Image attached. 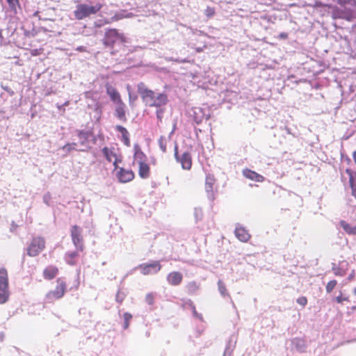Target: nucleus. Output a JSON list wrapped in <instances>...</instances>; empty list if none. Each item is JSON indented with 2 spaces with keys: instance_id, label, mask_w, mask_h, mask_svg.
I'll list each match as a JSON object with an SVG mask.
<instances>
[{
  "instance_id": "nucleus-1",
  "label": "nucleus",
  "mask_w": 356,
  "mask_h": 356,
  "mask_svg": "<svg viewBox=\"0 0 356 356\" xmlns=\"http://www.w3.org/2000/svg\"><path fill=\"white\" fill-rule=\"evenodd\" d=\"M137 90L143 101L149 106L161 107L165 106L168 102L166 94H156L154 91L149 89L143 82L138 83Z\"/></svg>"
},
{
  "instance_id": "nucleus-2",
  "label": "nucleus",
  "mask_w": 356,
  "mask_h": 356,
  "mask_svg": "<svg viewBox=\"0 0 356 356\" xmlns=\"http://www.w3.org/2000/svg\"><path fill=\"white\" fill-rule=\"evenodd\" d=\"M102 8V5L99 3L94 6H90L86 3H81L76 6V10L74 11V15L78 20H81L90 17L91 15H95Z\"/></svg>"
},
{
  "instance_id": "nucleus-3",
  "label": "nucleus",
  "mask_w": 356,
  "mask_h": 356,
  "mask_svg": "<svg viewBox=\"0 0 356 356\" xmlns=\"http://www.w3.org/2000/svg\"><path fill=\"white\" fill-rule=\"evenodd\" d=\"M56 285L54 289L49 291L45 296L48 302H53L62 298L67 291V283L63 277H59L56 281Z\"/></svg>"
},
{
  "instance_id": "nucleus-4",
  "label": "nucleus",
  "mask_w": 356,
  "mask_h": 356,
  "mask_svg": "<svg viewBox=\"0 0 356 356\" xmlns=\"http://www.w3.org/2000/svg\"><path fill=\"white\" fill-rule=\"evenodd\" d=\"M45 239L42 236H35L32 238L28 245L26 252L29 257H36L45 248Z\"/></svg>"
},
{
  "instance_id": "nucleus-5",
  "label": "nucleus",
  "mask_w": 356,
  "mask_h": 356,
  "mask_svg": "<svg viewBox=\"0 0 356 356\" xmlns=\"http://www.w3.org/2000/svg\"><path fill=\"white\" fill-rule=\"evenodd\" d=\"M72 241L77 250L83 252L84 250L83 238L81 234V229L78 225H73L71 228Z\"/></svg>"
},
{
  "instance_id": "nucleus-6",
  "label": "nucleus",
  "mask_w": 356,
  "mask_h": 356,
  "mask_svg": "<svg viewBox=\"0 0 356 356\" xmlns=\"http://www.w3.org/2000/svg\"><path fill=\"white\" fill-rule=\"evenodd\" d=\"M138 268L143 275H147L157 273L161 270L162 266L159 261H154L152 263L141 264Z\"/></svg>"
},
{
  "instance_id": "nucleus-7",
  "label": "nucleus",
  "mask_w": 356,
  "mask_h": 356,
  "mask_svg": "<svg viewBox=\"0 0 356 356\" xmlns=\"http://www.w3.org/2000/svg\"><path fill=\"white\" fill-rule=\"evenodd\" d=\"M175 156L179 163H181V168L184 170H189L192 167V156L191 154L188 152H184L181 155L178 154V148L177 146H175Z\"/></svg>"
},
{
  "instance_id": "nucleus-8",
  "label": "nucleus",
  "mask_w": 356,
  "mask_h": 356,
  "mask_svg": "<svg viewBox=\"0 0 356 356\" xmlns=\"http://www.w3.org/2000/svg\"><path fill=\"white\" fill-rule=\"evenodd\" d=\"M102 151L106 159L108 162H112L115 169L118 168V163H120L122 160L115 152V149L104 147Z\"/></svg>"
},
{
  "instance_id": "nucleus-9",
  "label": "nucleus",
  "mask_w": 356,
  "mask_h": 356,
  "mask_svg": "<svg viewBox=\"0 0 356 356\" xmlns=\"http://www.w3.org/2000/svg\"><path fill=\"white\" fill-rule=\"evenodd\" d=\"M332 16L334 19H343L347 21H351L354 17L353 13L350 10H341L337 7L334 8Z\"/></svg>"
},
{
  "instance_id": "nucleus-10",
  "label": "nucleus",
  "mask_w": 356,
  "mask_h": 356,
  "mask_svg": "<svg viewBox=\"0 0 356 356\" xmlns=\"http://www.w3.org/2000/svg\"><path fill=\"white\" fill-rule=\"evenodd\" d=\"M117 177L119 181L122 183H127L132 181L135 175L131 170H127L123 168H120L117 173Z\"/></svg>"
},
{
  "instance_id": "nucleus-11",
  "label": "nucleus",
  "mask_w": 356,
  "mask_h": 356,
  "mask_svg": "<svg viewBox=\"0 0 356 356\" xmlns=\"http://www.w3.org/2000/svg\"><path fill=\"white\" fill-rule=\"evenodd\" d=\"M242 174L246 179L256 182H263L265 180V177L264 176L249 168L243 169Z\"/></svg>"
},
{
  "instance_id": "nucleus-12",
  "label": "nucleus",
  "mask_w": 356,
  "mask_h": 356,
  "mask_svg": "<svg viewBox=\"0 0 356 356\" xmlns=\"http://www.w3.org/2000/svg\"><path fill=\"white\" fill-rule=\"evenodd\" d=\"M216 179L213 175H208L205 180V190L208 196L213 200L214 199V184Z\"/></svg>"
},
{
  "instance_id": "nucleus-13",
  "label": "nucleus",
  "mask_w": 356,
  "mask_h": 356,
  "mask_svg": "<svg viewBox=\"0 0 356 356\" xmlns=\"http://www.w3.org/2000/svg\"><path fill=\"white\" fill-rule=\"evenodd\" d=\"M105 88H106V93L109 96L111 101H113V102H115L116 104L118 102L121 103V101H122V100L121 99L120 93L118 92V91L117 90V89L115 88L112 86L108 83H106L105 84Z\"/></svg>"
},
{
  "instance_id": "nucleus-14",
  "label": "nucleus",
  "mask_w": 356,
  "mask_h": 356,
  "mask_svg": "<svg viewBox=\"0 0 356 356\" xmlns=\"http://www.w3.org/2000/svg\"><path fill=\"white\" fill-rule=\"evenodd\" d=\"M166 280L170 285L178 286L183 280V275L178 271H172L168 273Z\"/></svg>"
},
{
  "instance_id": "nucleus-15",
  "label": "nucleus",
  "mask_w": 356,
  "mask_h": 356,
  "mask_svg": "<svg viewBox=\"0 0 356 356\" xmlns=\"http://www.w3.org/2000/svg\"><path fill=\"white\" fill-rule=\"evenodd\" d=\"M59 270L55 266H47L42 273L43 277L47 280H51L55 278L58 274Z\"/></svg>"
},
{
  "instance_id": "nucleus-16",
  "label": "nucleus",
  "mask_w": 356,
  "mask_h": 356,
  "mask_svg": "<svg viewBox=\"0 0 356 356\" xmlns=\"http://www.w3.org/2000/svg\"><path fill=\"white\" fill-rule=\"evenodd\" d=\"M192 118L197 124H201L204 120L207 119L203 109L200 107L193 108Z\"/></svg>"
},
{
  "instance_id": "nucleus-17",
  "label": "nucleus",
  "mask_w": 356,
  "mask_h": 356,
  "mask_svg": "<svg viewBox=\"0 0 356 356\" xmlns=\"http://www.w3.org/2000/svg\"><path fill=\"white\" fill-rule=\"evenodd\" d=\"M234 233H235L236 237L240 241L243 242V243L248 242L251 237V236L248 233V232L244 227H236Z\"/></svg>"
},
{
  "instance_id": "nucleus-18",
  "label": "nucleus",
  "mask_w": 356,
  "mask_h": 356,
  "mask_svg": "<svg viewBox=\"0 0 356 356\" xmlns=\"http://www.w3.org/2000/svg\"><path fill=\"white\" fill-rule=\"evenodd\" d=\"M118 106L115 110V115L121 121L125 122L127 119L126 117V105L124 103L121 101L120 102L117 103Z\"/></svg>"
},
{
  "instance_id": "nucleus-19",
  "label": "nucleus",
  "mask_w": 356,
  "mask_h": 356,
  "mask_svg": "<svg viewBox=\"0 0 356 356\" xmlns=\"http://www.w3.org/2000/svg\"><path fill=\"white\" fill-rule=\"evenodd\" d=\"M346 172L349 177V184L352 190V195L356 197V173L350 168H347Z\"/></svg>"
},
{
  "instance_id": "nucleus-20",
  "label": "nucleus",
  "mask_w": 356,
  "mask_h": 356,
  "mask_svg": "<svg viewBox=\"0 0 356 356\" xmlns=\"http://www.w3.org/2000/svg\"><path fill=\"white\" fill-rule=\"evenodd\" d=\"M119 38V33L116 29H109L105 34V44H113Z\"/></svg>"
},
{
  "instance_id": "nucleus-21",
  "label": "nucleus",
  "mask_w": 356,
  "mask_h": 356,
  "mask_svg": "<svg viewBox=\"0 0 356 356\" xmlns=\"http://www.w3.org/2000/svg\"><path fill=\"white\" fill-rule=\"evenodd\" d=\"M115 129L118 131L121 135H122V141L123 142L124 145L127 147L131 146V141L129 139V134L126 128L121 125H117L115 127Z\"/></svg>"
},
{
  "instance_id": "nucleus-22",
  "label": "nucleus",
  "mask_w": 356,
  "mask_h": 356,
  "mask_svg": "<svg viewBox=\"0 0 356 356\" xmlns=\"http://www.w3.org/2000/svg\"><path fill=\"white\" fill-rule=\"evenodd\" d=\"M138 175L142 179H147L150 175V168L146 162L138 163Z\"/></svg>"
},
{
  "instance_id": "nucleus-23",
  "label": "nucleus",
  "mask_w": 356,
  "mask_h": 356,
  "mask_svg": "<svg viewBox=\"0 0 356 356\" xmlns=\"http://www.w3.org/2000/svg\"><path fill=\"white\" fill-rule=\"evenodd\" d=\"M339 225L347 234L356 235V225L352 226L350 224L343 220L339 222Z\"/></svg>"
},
{
  "instance_id": "nucleus-24",
  "label": "nucleus",
  "mask_w": 356,
  "mask_h": 356,
  "mask_svg": "<svg viewBox=\"0 0 356 356\" xmlns=\"http://www.w3.org/2000/svg\"><path fill=\"white\" fill-rule=\"evenodd\" d=\"M134 157L136 160L138 161L139 162H145L146 161V155L145 153L141 150L140 146L138 144H135L134 146Z\"/></svg>"
},
{
  "instance_id": "nucleus-25",
  "label": "nucleus",
  "mask_w": 356,
  "mask_h": 356,
  "mask_svg": "<svg viewBox=\"0 0 356 356\" xmlns=\"http://www.w3.org/2000/svg\"><path fill=\"white\" fill-rule=\"evenodd\" d=\"M10 297L9 286H0V304L6 303Z\"/></svg>"
},
{
  "instance_id": "nucleus-26",
  "label": "nucleus",
  "mask_w": 356,
  "mask_h": 356,
  "mask_svg": "<svg viewBox=\"0 0 356 356\" xmlns=\"http://www.w3.org/2000/svg\"><path fill=\"white\" fill-rule=\"evenodd\" d=\"M79 257L77 252H70L65 254V259L66 262L70 266H74L76 264V258Z\"/></svg>"
},
{
  "instance_id": "nucleus-27",
  "label": "nucleus",
  "mask_w": 356,
  "mask_h": 356,
  "mask_svg": "<svg viewBox=\"0 0 356 356\" xmlns=\"http://www.w3.org/2000/svg\"><path fill=\"white\" fill-rule=\"evenodd\" d=\"M0 286H9L8 274L5 268H0Z\"/></svg>"
},
{
  "instance_id": "nucleus-28",
  "label": "nucleus",
  "mask_w": 356,
  "mask_h": 356,
  "mask_svg": "<svg viewBox=\"0 0 356 356\" xmlns=\"http://www.w3.org/2000/svg\"><path fill=\"white\" fill-rule=\"evenodd\" d=\"M78 137L81 140V145L86 146L89 138L88 132L84 130L79 131Z\"/></svg>"
},
{
  "instance_id": "nucleus-29",
  "label": "nucleus",
  "mask_w": 356,
  "mask_h": 356,
  "mask_svg": "<svg viewBox=\"0 0 356 356\" xmlns=\"http://www.w3.org/2000/svg\"><path fill=\"white\" fill-rule=\"evenodd\" d=\"M7 3L8 4L9 8L11 10L14 11L15 13L17 12V10L19 8H21L20 0H6Z\"/></svg>"
},
{
  "instance_id": "nucleus-30",
  "label": "nucleus",
  "mask_w": 356,
  "mask_h": 356,
  "mask_svg": "<svg viewBox=\"0 0 356 356\" xmlns=\"http://www.w3.org/2000/svg\"><path fill=\"white\" fill-rule=\"evenodd\" d=\"M186 287L190 294L195 293L199 289V285L195 281L188 282Z\"/></svg>"
},
{
  "instance_id": "nucleus-31",
  "label": "nucleus",
  "mask_w": 356,
  "mask_h": 356,
  "mask_svg": "<svg viewBox=\"0 0 356 356\" xmlns=\"http://www.w3.org/2000/svg\"><path fill=\"white\" fill-rule=\"evenodd\" d=\"M337 2L342 7L349 6L353 8H356V0H337Z\"/></svg>"
},
{
  "instance_id": "nucleus-32",
  "label": "nucleus",
  "mask_w": 356,
  "mask_h": 356,
  "mask_svg": "<svg viewBox=\"0 0 356 356\" xmlns=\"http://www.w3.org/2000/svg\"><path fill=\"white\" fill-rule=\"evenodd\" d=\"M332 271L335 276L342 277L346 274V270L339 266H333Z\"/></svg>"
},
{
  "instance_id": "nucleus-33",
  "label": "nucleus",
  "mask_w": 356,
  "mask_h": 356,
  "mask_svg": "<svg viewBox=\"0 0 356 356\" xmlns=\"http://www.w3.org/2000/svg\"><path fill=\"white\" fill-rule=\"evenodd\" d=\"M76 146L77 144L76 143H68L65 144L62 148L67 152H70L71 151L73 150H77Z\"/></svg>"
},
{
  "instance_id": "nucleus-34",
  "label": "nucleus",
  "mask_w": 356,
  "mask_h": 356,
  "mask_svg": "<svg viewBox=\"0 0 356 356\" xmlns=\"http://www.w3.org/2000/svg\"><path fill=\"white\" fill-rule=\"evenodd\" d=\"M124 318V329H127L129 326L130 321L132 318V315L130 313L126 312L123 315Z\"/></svg>"
},
{
  "instance_id": "nucleus-35",
  "label": "nucleus",
  "mask_w": 356,
  "mask_h": 356,
  "mask_svg": "<svg viewBox=\"0 0 356 356\" xmlns=\"http://www.w3.org/2000/svg\"><path fill=\"white\" fill-rule=\"evenodd\" d=\"M337 284V281L335 280H330V282H328L325 286L326 292L327 293H331L332 291V290L335 288Z\"/></svg>"
},
{
  "instance_id": "nucleus-36",
  "label": "nucleus",
  "mask_w": 356,
  "mask_h": 356,
  "mask_svg": "<svg viewBox=\"0 0 356 356\" xmlns=\"http://www.w3.org/2000/svg\"><path fill=\"white\" fill-rule=\"evenodd\" d=\"M218 290H219V291H220V293H221L222 296H226L228 295V293H227V289H226V286L222 282V281H221V280L218 281Z\"/></svg>"
},
{
  "instance_id": "nucleus-37",
  "label": "nucleus",
  "mask_w": 356,
  "mask_h": 356,
  "mask_svg": "<svg viewBox=\"0 0 356 356\" xmlns=\"http://www.w3.org/2000/svg\"><path fill=\"white\" fill-rule=\"evenodd\" d=\"M159 147L160 149H161V151L163 152H166V141H165V138L163 136L160 137L159 139Z\"/></svg>"
},
{
  "instance_id": "nucleus-38",
  "label": "nucleus",
  "mask_w": 356,
  "mask_h": 356,
  "mask_svg": "<svg viewBox=\"0 0 356 356\" xmlns=\"http://www.w3.org/2000/svg\"><path fill=\"white\" fill-rule=\"evenodd\" d=\"M215 8L213 7L208 6L205 10L204 13L207 17H211L215 15Z\"/></svg>"
},
{
  "instance_id": "nucleus-39",
  "label": "nucleus",
  "mask_w": 356,
  "mask_h": 356,
  "mask_svg": "<svg viewBox=\"0 0 356 356\" xmlns=\"http://www.w3.org/2000/svg\"><path fill=\"white\" fill-rule=\"evenodd\" d=\"M145 301L147 304L152 305L154 302V296L153 293H147L145 296Z\"/></svg>"
},
{
  "instance_id": "nucleus-40",
  "label": "nucleus",
  "mask_w": 356,
  "mask_h": 356,
  "mask_svg": "<svg viewBox=\"0 0 356 356\" xmlns=\"http://www.w3.org/2000/svg\"><path fill=\"white\" fill-rule=\"evenodd\" d=\"M297 302L302 307L307 304V299L305 296H301L297 299Z\"/></svg>"
},
{
  "instance_id": "nucleus-41",
  "label": "nucleus",
  "mask_w": 356,
  "mask_h": 356,
  "mask_svg": "<svg viewBox=\"0 0 356 356\" xmlns=\"http://www.w3.org/2000/svg\"><path fill=\"white\" fill-rule=\"evenodd\" d=\"M335 300L337 303H342L343 301H348V297H343L341 292L340 295L335 298Z\"/></svg>"
},
{
  "instance_id": "nucleus-42",
  "label": "nucleus",
  "mask_w": 356,
  "mask_h": 356,
  "mask_svg": "<svg viewBox=\"0 0 356 356\" xmlns=\"http://www.w3.org/2000/svg\"><path fill=\"white\" fill-rule=\"evenodd\" d=\"M42 53V49H31L30 54L31 56H39Z\"/></svg>"
},
{
  "instance_id": "nucleus-43",
  "label": "nucleus",
  "mask_w": 356,
  "mask_h": 356,
  "mask_svg": "<svg viewBox=\"0 0 356 356\" xmlns=\"http://www.w3.org/2000/svg\"><path fill=\"white\" fill-rule=\"evenodd\" d=\"M314 8H318V7H328L331 8L330 5L328 4H324L321 1H316L315 3L313 6Z\"/></svg>"
},
{
  "instance_id": "nucleus-44",
  "label": "nucleus",
  "mask_w": 356,
  "mask_h": 356,
  "mask_svg": "<svg viewBox=\"0 0 356 356\" xmlns=\"http://www.w3.org/2000/svg\"><path fill=\"white\" fill-rule=\"evenodd\" d=\"M295 343H296V345L298 346H305V342L302 339H295Z\"/></svg>"
},
{
  "instance_id": "nucleus-45",
  "label": "nucleus",
  "mask_w": 356,
  "mask_h": 356,
  "mask_svg": "<svg viewBox=\"0 0 356 356\" xmlns=\"http://www.w3.org/2000/svg\"><path fill=\"white\" fill-rule=\"evenodd\" d=\"M156 116L159 121L162 120L163 118V111L162 110H158L156 111Z\"/></svg>"
},
{
  "instance_id": "nucleus-46",
  "label": "nucleus",
  "mask_w": 356,
  "mask_h": 356,
  "mask_svg": "<svg viewBox=\"0 0 356 356\" xmlns=\"http://www.w3.org/2000/svg\"><path fill=\"white\" fill-rule=\"evenodd\" d=\"M355 277V272L354 270L349 275L348 277V280L349 281H351Z\"/></svg>"
},
{
  "instance_id": "nucleus-47",
  "label": "nucleus",
  "mask_w": 356,
  "mask_h": 356,
  "mask_svg": "<svg viewBox=\"0 0 356 356\" xmlns=\"http://www.w3.org/2000/svg\"><path fill=\"white\" fill-rule=\"evenodd\" d=\"M353 160H354V162L356 164V151H355L353 154Z\"/></svg>"
},
{
  "instance_id": "nucleus-48",
  "label": "nucleus",
  "mask_w": 356,
  "mask_h": 356,
  "mask_svg": "<svg viewBox=\"0 0 356 356\" xmlns=\"http://www.w3.org/2000/svg\"><path fill=\"white\" fill-rule=\"evenodd\" d=\"M280 37L282 38H286L287 37V34L286 33H281Z\"/></svg>"
},
{
  "instance_id": "nucleus-49",
  "label": "nucleus",
  "mask_w": 356,
  "mask_h": 356,
  "mask_svg": "<svg viewBox=\"0 0 356 356\" xmlns=\"http://www.w3.org/2000/svg\"><path fill=\"white\" fill-rule=\"evenodd\" d=\"M351 309H352V310H353V311H354V310H356V305H355V306H353V307H351Z\"/></svg>"
},
{
  "instance_id": "nucleus-50",
  "label": "nucleus",
  "mask_w": 356,
  "mask_h": 356,
  "mask_svg": "<svg viewBox=\"0 0 356 356\" xmlns=\"http://www.w3.org/2000/svg\"><path fill=\"white\" fill-rule=\"evenodd\" d=\"M89 94H90V92H86V97H88V95H89Z\"/></svg>"
},
{
  "instance_id": "nucleus-51",
  "label": "nucleus",
  "mask_w": 356,
  "mask_h": 356,
  "mask_svg": "<svg viewBox=\"0 0 356 356\" xmlns=\"http://www.w3.org/2000/svg\"><path fill=\"white\" fill-rule=\"evenodd\" d=\"M353 293H354V294L356 296V287L354 289V290H353Z\"/></svg>"
}]
</instances>
